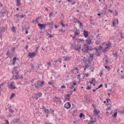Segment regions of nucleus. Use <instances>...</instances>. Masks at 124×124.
<instances>
[{
    "mask_svg": "<svg viewBox=\"0 0 124 124\" xmlns=\"http://www.w3.org/2000/svg\"><path fill=\"white\" fill-rule=\"evenodd\" d=\"M102 87H103V84H101L99 85L98 87L99 88V89H100V88H102Z\"/></svg>",
    "mask_w": 124,
    "mask_h": 124,
    "instance_id": "obj_51",
    "label": "nucleus"
},
{
    "mask_svg": "<svg viewBox=\"0 0 124 124\" xmlns=\"http://www.w3.org/2000/svg\"><path fill=\"white\" fill-rule=\"evenodd\" d=\"M91 89H92V86H91V85H88L86 88V90H87V91L91 90Z\"/></svg>",
    "mask_w": 124,
    "mask_h": 124,
    "instance_id": "obj_29",
    "label": "nucleus"
},
{
    "mask_svg": "<svg viewBox=\"0 0 124 124\" xmlns=\"http://www.w3.org/2000/svg\"><path fill=\"white\" fill-rule=\"evenodd\" d=\"M63 58H64V61H65V62L70 60V58L68 56H64Z\"/></svg>",
    "mask_w": 124,
    "mask_h": 124,
    "instance_id": "obj_17",
    "label": "nucleus"
},
{
    "mask_svg": "<svg viewBox=\"0 0 124 124\" xmlns=\"http://www.w3.org/2000/svg\"><path fill=\"white\" fill-rule=\"evenodd\" d=\"M15 74L16 75L13 76L14 80H18V79H23L24 78V77H23V75H21V76H20V74H19V71L17 70H15Z\"/></svg>",
    "mask_w": 124,
    "mask_h": 124,
    "instance_id": "obj_1",
    "label": "nucleus"
},
{
    "mask_svg": "<svg viewBox=\"0 0 124 124\" xmlns=\"http://www.w3.org/2000/svg\"><path fill=\"white\" fill-rule=\"evenodd\" d=\"M47 35H48V37L49 38H53V37H54V35L50 34V33H49L48 32L46 33Z\"/></svg>",
    "mask_w": 124,
    "mask_h": 124,
    "instance_id": "obj_23",
    "label": "nucleus"
},
{
    "mask_svg": "<svg viewBox=\"0 0 124 124\" xmlns=\"http://www.w3.org/2000/svg\"><path fill=\"white\" fill-rule=\"evenodd\" d=\"M19 119H16V123H18L19 121Z\"/></svg>",
    "mask_w": 124,
    "mask_h": 124,
    "instance_id": "obj_63",
    "label": "nucleus"
},
{
    "mask_svg": "<svg viewBox=\"0 0 124 124\" xmlns=\"http://www.w3.org/2000/svg\"><path fill=\"white\" fill-rule=\"evenodd\" d=\"M83 35L85 38L89 37V32L86 30L83 31Z\"/></svg>",
    "mask_w": 124,
    "mask_h": 124,
    "instance_id": "obj_12",
    "label": "nucleus"
},
{
    "mask_svg": "<svg viewBox=\"0 0 124 124\" xmlns=\"http://www.w3.org/2000/svg\"><path fill=\"white\" fill-rule=\"evenodd\" d=\"M32 86H34L36 89H39V86L36 83H34L33 84H32Z\"/></svg>",
    "mask_w": 124,
    "mask_h": 124,
    "instance_id": "obj_22",
    "label": "nucleus"
},
{
    "mask_svg": "<svg viewBox=\"0 0 124 124\" xmlns=\"http://www.w3.org/2000/svg\"><path fill=\"white\" fill-rule=\"evenodd\" d=\"M70 88V89H71V90H73V89L74 88V86L73 85V84H72Z\"/></svg>",
    "mask_w": 124,
    "mask_h": 124,
    "instance_id": "obj_52",
    "label": "nucleus"
},
{
    "mask_svg": "<svg viewBox=\"0 0 124 124\" xmlns=\"http://www.w3.org/2000/svg\"><path fill=\"white\" fill-rule=\"evenodd\" d=\"M42 109H43V110H44V111H45V110H46L47 108H46L44 107V106H43L42 107Z\"/></svg>",
    "mask_w": 124,
    "mask_h": 124,
    "instance_id": "obj_55",
    "label": "nucleus"
},
{
    "mask_svg": "<svg viewBox=\"0 0 124 124\" xmlns=\"http://www.w3.org/2000/svg\"><path fill=\"white\" fill-rule=\"evenodd\" d=\"M106 101L107 102V103H109V101H110V102H111V100L109 99V98H107L106 99Z\"/></svg>",
    "mask_w": 124,
    "mask_h": 124,
    "instance_id": "obj_47",
    "label": "nucleus"
},
{
    "mask_svg": "<svg viewBox=\"0 0 124 124\" xmlns=\"http://www.w3.org/2000/svg\"><path fill=\"white\" fill-rule=\"evenodd\" d=\"M17 60V58L16 57H15L13 58V62H16V61Z\"/></svg>",
    "mask_w": 124,
    "mask_h": 124,
    "instance_id": "obj_36",
    "label": "nucleus"
},
{
    "mask_svg": "<svg viewBox=\"0 0 124 124\" xmlns=\"http://www.w3.org/2000/svg\"><path fill=\"white\" fill-rule=\"evenodd\" d=\"M16 68H18V66H16V67H14L13 68V70H14V71H13L12 72V73L13 74H14V72H15V70H17V69Z\"/></svg>",
    "mask_w": 124,
    "mask_h": 124,
    "instance_id": "obj_33",
    "label": "nucleus"
},
{
    "mask_svg": "<svg viewBox=\"0 0 124 124\" xmlns=\"http://www.w3.org/2000/svg\"><path fill=\"white\" fill-rule=\"evenodd\" d=\"M48 31L50 32V33H52V30L50 29H48Z\"/></svg>",
    "mask_w": 124,
    "mask_h": 124,
    "instance_id": "obj_64",
    "label": "nucleus"
},
{
    "mask_svg": "<svg viewBox=\"0 0 124 124\" xmlns=\"http://www.w3.org/2000/svg\"><path fill=\"white\" fill-rule=\"evenodd\" d=\"M79 117L80 119H82V118H83V119H85V114H84L83 113H80Z\"/></svg>",
    "mask_w": 124,
    "mask_h": 124,
    "instance_id": "obj_19",
    "label": "nucleus"
},
{
    "mask_svg": "<svg viewBox=\"0 0 124 124\" xmlns=\"http://www.w3.org/2000/svg\"><path fill=\"white\" fill-rule=\"evenodd\" d=\"M1 14L2 15H5V14H7V15H8V13H7V11H4V12H1Z\"/></svg>",
    "mask_w": 124,
    "mask_h": 124,
    "instance_id": "obj_35",
    "label": "nucleus"
},
{
    "mask_svg": "<svg viewBox=\"0 0 124 124\" xmlns=\"http://www.w3.org/2000/svg\"><path fill=\"white\" fill-rule=\"evenodd\" d=\"M93 112L95 114V115H97L98 114H99V113H100V111L99 110L97 111V109H96V108H94Z\"/></svg>",
    "mask_w": 124,
    "mask_h": 124,
    "instance_id": "obj_15",
    "label": "nucleus"
},
{
    "mask_svg": "<svg viewBox=\"0 0 124 124\" xmlns=\"http://www.w3.org/2000/svg\"><path fill=\"white\" fill-rule=\"evenodd\" d=\"M16 28L15 27H13L11 29V31L13 32H16Z\"/></svg>",
    "mask_w": 124,
    "mask_h": 124,
    "instance_id": "obj_27",
    "label": "nucleus"
},
{
    "mask_svg": "<svg viewBox=\"0 0 124 124\" xmlns=\"http://www.w3.org/2000/svg\"><path fill=\"white\" fill-rule=\"evenodd\" d=\"M60 62V63H62V59L59 58L58 60H55L54 61V62H55L56 63H57V62Z\"/></svg>",
    "mask_w": 124,
    "mask_h": 124,
    "instance_id": "obj_20",
    "label": "nucleus"
},
{
    "mask_svg": "<svg viewBox=\"0 0 124 124\" xmlns=\"http://www.w3.org/2000/svg\"><path fill=\"white\" fill-rule=\"evenodd\" d=\"M117 115H118V112H114L113 115H112V117H113V118H116Z\"/></svg>",
    "mask_w": 124,
    "mask_h": 124,
    "instance_id": "obj_26",
    "label": "nucleus"
},
{
    "mask_svg": "<svg viewBox=\"0 0 124 124\" xmlns=\"http://www.w3.org/2000/svg\"><path fill=\"white\" fill-rule=\"evenodd\" d=\"M77 23L79 24V28H83V27H84L83 23H82V22H80L79 20H77Z\"/></svg>",
    "mask_w": 124,
    "mask_h": 124,
    "instance_id": "obj_16",
    "label": "nucleus"
},
{
    "mask_svg": "<svg viewBox=\"0 0 124 124\" xmlns=\"http://www.w3.org/2000/svg\"><path fill=\"white\" fill-rule=\"evenodd\" d=\"M46 64H47L48 66H52V64L51 63V62H48L46 63Z\"/></svg>",
    "mask_w": 124,
    "mask_h": 124,
    "instance_id": "obj_41",
    "label": "nucleus"
},
{
    "mask_svg": "<svg viewBox=\"0 0 124 124\" xmlns=\"http://www.w3.org/2000/svg\"><path fill=\"white\" fill-rule=\"evenodd\" d=\"M14 96H15V93H13L10 97V99H12V98H13V97H14Z\"/></svg>",
    "mask_w": 124,
    "mask_h": 124,
    "instance_id": "obj_32",
    "label": "nucleus"
},
{
    "mask_svg": "<svg viewBox=\"0 0 124 124\" xmlns=\"http://www.w3.org/2000/svg\"><path fill=\"white\" fill-rule=\"evenodd\" d=\"M92 80L89 81V83L92 85V84H93V83H96V80H95V78H91Z\"/></svg>",
    "mask_w": 124,
    "mask_h": 124,
    "instance_id": "obj_14",
    "label": "nucleus"
},
{
    "mask_svg": "<svg viewBox=\"0 0 124 124\" xmlns=\"http://www.w3.org/2000/svg\"><path fill=\"white\" fill-rule=\"evenodd\" d=\"M66 100H67V101H69L70 100V99L69 98L66 97L65 101H64V102H65V101H66Z\"/></svg>",
    "mask_w": 124,
    "mask_h": 124,
    "instance_id": "obj_46",
    "label": "nucleus"
},
{
    "mask_svg": "<svg viewBox=\"0 0 124 124\" xmlns=\"http://www.w3.org/2000/svg\"><path fill=\"white\" fill-rule=\"evenodd\" d=\"M111 44V42L109 41V42L106 44V47H108V48H109L110 47V45Z\"/></svg>",
    "mask_w": 124,
    "mask_h": 124,
    "instance_id": "obj_25",
    "label": "nucleus"
},
{
    "mask_svg": "<svg viewBox=\"0 0 124 124\" xmlns=\"http://www.w3.org/2000/svg\"><path fill=\"white\" fill-rule=\"evenodd\" d=\"M29 57L30 58H33V57H35V56H36V53L34 52H30L28 54Z\"/></svg>",
    "mask_w": 124,
    "mask_h": 124,
    "instance_id": "obj_11",
    "label": "nucleus"
},
{
    "mask_svg": "<svg viewBox=\"0 0 124 124\" xmlns=\"http://www.w3.org/2000/svg\"><path fill=\"white\" fill-rule=\"evenodd\" d=\"M92 40H93V37H89L87 38L86 40V42L87 45H91V44H92Z\"/></svg>",
    "mask_w": 124,
    "mask_h": 124,
    "instance_id": "obj_5",
    "label": "nucleus"
},
{
    "mask_svg": "<svg viewBox=\"0 0 124 124\" xmlns=\"http://www.w3.org/2000/svg\"><path fill=\"white\" fill-rule=\"evenodd\" d=\"M115 16H118V12H117V10H115Z\"/></svg>",
    "mask_w": 124,
    "mask_h": 124,
    "instance_id": "obj_54",
    "label": "nucleus"
},
{
    "mask_svg": "<svg viewBox=\"0 0 124 124\" xmlns=\"http://www.w3.org/2000/svg\"><path fill=\"white\" fill-rule=\"evenodd\" d=\"M74 50L75 51H80L81 50V46H78V48H75Z\"/></svg>",
    "mask_w": 124,
    "mask_h": 124,
    "instance_id": "obj_21",
    "label": "nucleus"
},
{
    "mask_svg": "<svg viewBox=\"0 0 124 124\" xmlns=\"http://www.w3.org/2000/svg\"><path fill=\"white\" fill-rule=\"evenodd\" d=\"M71 107V104L69 102H67L64 105V108L67 109V110H68V109H70Z\"/></svg>",
    "mask_w": 124,
    "mask_h": 124,
    "instance_id": "obj_6",
    "label": "nucleus"
},
{
    "mask_svg": "<svg viewBox=\"0 0 124 124\" xmlns=\"http://www.w3.org/2000/svg\"><path fill=\"white\" fill-rule=\"evenodd\" d=\"M44 112L46 114L50 115V114H51V112L49 110V109L46 108V109Z\"/></svg>",
    "mask_w": 124,
    "mask_h": 124,
    "instance_id": "obj_18",
    "label": "nucleus"
},
{
    "mask_svg": "<svg viewBox=\"0 0 124 124\" xmlns=\"http://www.w3.org/2000/svg\"><path fill=\"white\" fill-rule=\"evenodd\" d=\"M90 56L88 58V60L86 59L84 61V62H87V61L88 62H93V54H91V53L89 54Z\"/></svg>",
    "mask_w": 124,
    "mask_h": 124,
    "instance_id": "obj_4",
    "label": "nucleus"
},
{
    "mask_svg": "<svg viewBox=\"0 0 124 124\" xmlns=\"http://www.w3.org/2000/svg\"><path fill=\"white\" fill-rule=\"evenodd\" d=\"M105 68H106L108 71L110 70V68L109 66H105Z\"/></svg>",
    "mask_w": 124,
    "mask_h": 124,
    "instance_id": "obj_37",
    "label": "nucleus"
},
{
    "mask_svg": "<svg viewBox=\"0 0 124 124\" xmlns=\"http://www.w3.org/2000/svg\"><path fill=\"white\" fill-rule=\"evenodd\" d=\"M75 3H76V2H75V1L71 2L72 5H74V4H75Z\"/></svg>",
    "mask_w": 124,
    "mask_h": 124,
    "instance_id": "obj_62",
    "label": "nucleus"
},
{
    "mask_svg": "<svg viewBox=\"0 0 124 124\" xmlns=\"http://www.w3.org/2000/svg\"><path fill=\"white\" fill-rule=\"evenodd\" d=\"M78 42H81V41H85V40L82 38L77 39Z\"/></svg>",
    "mask_w": 124,
    "mask_h": 124,
    "instance_id": "obj_30",
    "label": "nucleus"
},
{
    "mask_svg": "<svg viewBox=\"0 0 124 124\" xmlns=\"http://www.w3.org/2000/svg\"><path fill=\"white\" fill-rule=\"evenodd\" d=\"M49 110L50 111V113L54 115V112H55V110H54L53 108H50Z\"/></svg>",
    "mask_w": 124,
    "mask_h": 124,
    "instance_id": "obj_31",
    "label": "nucleus"
},
{
    "mask_svg": "<svg viewBox=\"0 0 124 124\" xmlns=\"http://www.w3.org/2000/svg\"><path fill=\"white\" fill-rule=\"evenodd\" d=\"M58 101V102H59V104H61L62 103V100L61 99Z\"/></svg>",
    "mask_w": 124,
    "mask_h": 124,
    "instance_id": "obj_56",
    "label": "nucleus"
},
{
    "mask_svg": "<svg viewBox=\"0 0 124 124\" xmlns=\"http://www.w3.org/2000/svg\"><path fill=\"white\" fill-rule=\"evenodd\" d=\"M116 25H118V24H119V20L118 19V18L112 21V25L111 26V27H115V25H116Z\"/></svg>",
    "mask_w": 124,
    "mask_h": 124,
    "instance_id": "obj_13",
    "label": "nucleus"
},
{
    "mask_svg": "<svg viewBox=\"0 0 124 124\" xmlns=\"http://www.w3.org/2000/svg\"><path fill=\"white\" fill-rule=\"evenodd\" d=\"M15 49H16V47H12V48L11 49L12 54H14V53H15Z\"/></svg>",
    "mask_w": 124,
    "mask_h": 124,
    "instance_id": "obj_28",
    "label": "nucleus"
},
{
    "mask_svg": "<svg viewBox=\"0 0 124 124\" xmlns=\"http://www.w3.org/2000/svg\"><path fill=\"white\" fill-rule=\"evenodd\" d=\"M117 55H118L117 52H115V53H113V55L114 56V57H117Z\"/></svg>",
    "mask_w": 124,
    "mask_h": 124,
    "instance_id": "obj_48",
    "label": "nucleus"
},
{
    "mask_svg": "<svg viewBox=\"0 0 124 124\" xmlns=\"http://www.w3.org/2000/svg\"><path fill=\"white\" fill-rule=\"evenodd\" d=\"M79 34V32H78V31H76L74 33V35H76V36H77V35H78Z\"/></svg>",
    "mask_w": 124,
    "mask_h": 124,
    "instance_id": "obj_43",
    "label": "nucleus"
},
{
    "mask_svg": "<svg viewBox=\"0 0 124 124\" xmlns=\"http://www.w3.org/2000/svg\"><path fill=\"white\" fill-rule=\"evenodd\" d=\"M90 24H91V25H94V22H93V20L91 19L90 20Z\"/></svg>",
    "mask_w": 124,
    "mask_h": 124,
    "instance_id": "obj_42",
    "label": "nucleus"
},
{
    "mask_svg": "<svg viewBox=\"0 0 124 124\" xmlns=\"http://www.w3.org/2000/svg\"><path fill=\"white\" fill-rule=\"evenodd\" d=\"M9 87L12 90H15L16 89V86H15V82L13 81L11 82V84L9 85Z\"/></svg>",
    "mask_w": 124,
    "mask_h": 124,
    "instance_id": "obj_7",
    "label": "nucleus"
},
{
    "mask_svg": "<svg viewBox=\"0 0 124 124\" xmlns=\"http://www.w3.org/2000/svg\"><path fill=\"white\" fill-rule=\"evenodd\" d=\"M93 48L92 46H90L88 45L86 47H83V48L81 49L82 52L85 53V54H88L89 53V51H93Z\"/></svg>",
    "mask_w": 124,
    "mask_h": 124,
    "instance_id": "obj_2",
    "label": "nucleus"
},
{
    "mask_svg": "<svg viewBox=\"0 0 124 124\" xmlns=\"http://www.w3.org/2000/svg\"><path fill=\"white\" fill-rule=\"evenodd\" d=\"M50 72H51V73H53V74H55V71L53 69L51 70Z\"/></svg>",
    "mask_w": 124,
    "mask_h": 124,
    "instance_id": "obj_61",
    "label": "nucleus"
},
{
    "mask_svg": "<svg viewBox=\"0 0 124 124\" xmlns=\"http://www.w3.org/2000/svg\"><path fill=\"white\" fill-rule=\"evenodd\" d=\"M66 30H64L63 28H62L61 30H59V31H62V32H65Z\"/></svg>",
    "mask_w": 124,
    "mask_h": 124,
    "instance_id": "obj_38",
    "label": "nucleus"
},
{
    "mask_svg": "<svg viewBox=\"0 0 124 124\" xmlns=\"http://www.w3.org/2000/svg\"><path fill=\"white\" fill-rule=\"evenodd\" d=\"M5 122H6L5 124H9V122H8V120H5Z\"/></svg>",
    "mask_w": 124,
    "mask_h": 124,
    "instance_id": "obj_53",
    "label": "nucleus"
},
{
    "mask_svg": "<svg viewBox=\"0 0 124 124\" xmlns=\"http://www.w3.org/2000/svg\"><path fill=\"white\" fill-rule=\"evenodd\" d=\"M94 49V50H95L96 52L97 53V52H98L99 49L97 48H96V47H95Z\"/></svg>",
    "mask_w": 124,
    "mask_h": 124,
    "instance_id": "obj_58",
    "label": "nucleus"
},
{
    "mask_svg": "<svg viewBox=\"0 0 124 124\" xmlns=\"http://www.w3.org/2000/svg\"><path fill=\"white\" fill-rule=\"evenodd\" d=\"M107 49H108V47H106L104 49H103V52H104V53H106V52L108 51Z\"/></svg>",
    "mask_w": 124,
    "mask_h": 124,
    "instance_id": "obj_34",
    "label": "nucleus"
},
{
    "mask_svg": "<svg viewBox=\"0 0 124 124\" xmlns=\"http://www.w3.org/2000/svg\"><path fill=\"white\" fill-rule=\"evenodd\" d=\"M46 25L49 26V28H50L51 30H53V29H54V27H53V25H54V22L51 21V22H47Z\"/></svg>",
    "mask_w": 124,
    "mask_h": 124,
    "instance_id": "obj_10",
    "label": "nucleus"
},
{
    "mask_svg": "<svg viewBox=\"0 0 124 124\" xmlns=\"http://www.w3.org/2000/svg\"><path fill=\"white\" fill-rule=\"evenodd\" d=\"M20 1H21L20 0H17V4H16L17 6H20V5H21Z\"/></svg>",
    "mask_w": 124,
    "mask_h": 124,
    "instance_id": "obj_24",
    "label": "nucleus"
},
{
    "mask_svg": "<svg viewBox=\"0 0 124 124\" xmlns=\"http://www.w3.org/2000/svg\"><path fill=\"white\" fill-rule=\"evenodd\" d=\"M25 17H26V15H22L20 16V18H25Z\"/></svg>",
    "mask_w": 124,
    "mask_h": 124,
    "instance_id": "obj_49",
    "label": "nucleus"
},
{
    "mask_svg": "<svg viewBox=\"0 0 124 124\" xmlns=\"http://www.w3.org/2000/svg\"><path fill=\"white\" fill-rule=\"evenodd\" d=\"M102 48H103V47L102 46H100L98 48L99 51H101V50H102Z\"/></svg>",
    "mask_w": 124,
    "mask_h": 124,
    "instance_id": "obj_45",
    "label": "nucleus"
},
{
    "mask_svg": "<svg viewBox=\"0 0 124 124\" xmlns=\"http://www.w3.org/2000/svg\"><path fill=\"white\" fill-rule=\"evenodd\" d=\"M10 51L9 50L7 51V52L6 53V56H8V55H10Z\"/></svg>",
    "mask_w": 124,
    "mask_h": 124,
    "instance_id": "obj_39",
    "label": "nucleus"
},
{
    "mask_svg": "<svg viewBox=\"0 0 124 124\" xmlns=\"http://www.w3.org/2000/svg\"><path fill=\"white\" fill-rule=\"evenodd\" d=\"M48 85H50V86H53V85H54V83L52 82H48Z\"/></svg>",
    "mask_w": 124,
    "mask_h": 124,
    "instance_id": "obj_44",
    "label": "nucleus"
},
{
    "mask_svg": "<svg viewBox=\"0 0 124 124\" xmlns=\"http://www.w3.org/2000/svg\"><path fill=\"white\" fill-rule=\"evenodd\" d=\"M31 67L32 69L33 70V69L34 68V65L33 64H31Z\"/></svg>",
    "mask_w": 124,
    "mask_h": 124,
    "instance_id": "obj_50",
    "label": "nucleus"
},
{
    "mask_svg": "<svg viewBox=\"0 0 124 124\" xmlns=\"http://www.w3.org/2000/svg\"><path fill=\"white\" fill-rule=\"evenodd\" d=\"M75 38H76V36L75 35H74L73 37H72V39L73 40H74V39H75Z\"/></svg>",
    "mask_w": 124,
    "mask_h": 124,
    "instance_id": "obj_59",
    "label": "nucleus"
},
{
    "mask_svg": "<svg viewBox=\"0 0 124 124\" xmlns=\"http://www.w3.org/2000/svg\"><path fill=\"white\" fill-rule=\"evenodd\" d=\"M38 27H39V30L42 31V30H44L45 29V25L44 24L39 23L37 25Z\"/></svg>",
    "mask_w": 124,
    "mask_h": 124,
    "instance_id": "obj_8",
    "label": "nucleus"
},
{
    "mask_svg": "<svg viewBox=\"0 0 124 124\" xmlns=\"http://www.w3.org/2000/svg\"><path fill=\"white\" fill-rule=\"evenodd\" d=\"M9 112L11 113V114H13L14 113V110L11 109V108L9 109Z\"/></svg>",
    "mask_w": 124,
    "mask_h": 124,
    "instance_id": "obj_40",
    "label": "nucleus"
},
{
    "mask_svg": "<svg viewBox=\"0 0 124 124\" xmlns=\"http://www.w3.org/2000/svg\"><path fill=\"white\" fill-rule=\"evenodd\" d=\"M42 93L40 91H37V93H35L33 98L36 100H38V98L42 96Z\"/></svg>",
    "mask_w": 124,
    "mask_h": 124,
    "instance_id": "obj_3",
    "label": "nucleus"
},
{
    "mask_svg": "<svg viewBox=\"0 0 124 124\" xmlns=\"http://www.w3.org/2000/svg\"><path fill=\"white\" fill-rule=\"evenodd\" d=\"M25 49H29V45L28 44L26 45Z\"/></svg>",
    "mask_w": 124,
    "mask_h": 124,
    "instance_id": "obj_60",
    "label": "nucleus"
},
{
    "mask_svg": "<svg viewBox=\"0 0 124 124\" xmlns=\"http://www.w3.org/2000/svg\"><path fill=\"white\" fill-rule=\"evenodd\" d=\"M36 83L38 86H39H39L42 87V86L44 85V81H41L40 80H37Z\"/></svg>",
    "mask_w": 124,
    "mask_h": 124,
    "instance_id": "obj_9",
    "label": "nucleus"
},
{
    "mask_svg": "<svg viewBox=\"0 0 124 124\" xmlns=\"http://www.w3.org/2000/svg\"><path fill=\"white\" fill-rule=\"evenodd\" d=\"M61 89H65V86H64V85H62V86H61Z\"/></svg>",
    "mask_w": 124,
    "mask_h": 124,
    "instance_id": "obj_57",
    "label": "nucleus"
}]
</instances>
